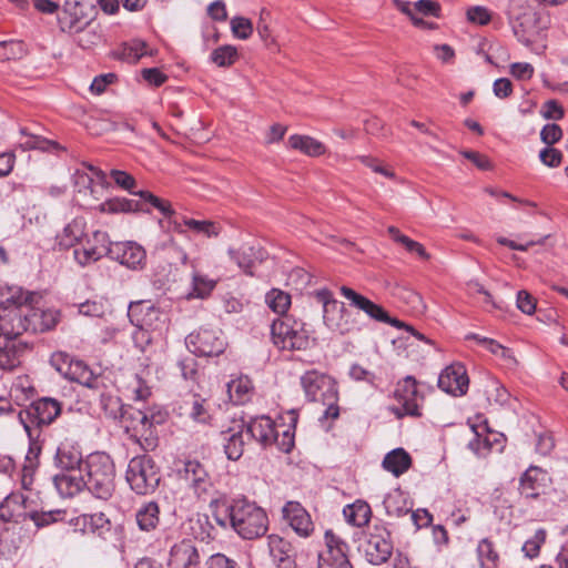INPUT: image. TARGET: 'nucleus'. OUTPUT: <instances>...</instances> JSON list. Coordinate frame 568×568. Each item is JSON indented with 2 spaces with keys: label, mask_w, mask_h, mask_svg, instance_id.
I'll use <instances>...</instances> for the list:
<instances>
[{
  "label": "nucleus",
  "mask_w": 568,
  "mask_h": 568,
  "mask_svg": "<svg viewBox=\"0 0 568 568\" xmlns=\"http://www.w3.org/2000/svg\"><path fill=\"white\" fill-rule=\"evenodd\" d=\"M219 501L214 499L212 506L215 507L213 517L221 527L230 524L240 537L247 540L260 538L267 531V515L255 501L233 499L229 506H220Z\"/></svg>",
  "instance_id": "1"
},
{
  "label": "nucleus",
  "mask_w": 568,
  "mask_h": 568,
  "mask_svg": "<svg viewBox=\"0 0 568 568\" xmlns=\"http://www.w3.org/2000/svg\"><path fill=\"white\" fill-rule=\"evenodd\" d=\"M29 303L24 311L14 313L16 323H9L1 318L0 336L16 338L23 332H45L53 328L58 323L59 314L54 310H41Z\"/></svg>",
  "instance_id": "2"
},
{
  "label": "nucleus",
  "mask_w": 568,
  "mask_h": 568,
  "mask_svg": "<svg viewBox=\"0 0 568 568\" xmlns=\"http://www.w3.org/2000/svg\"><path fill=\"white\" fill-rule=\"evenodd\" d=\"M301 385L305 396L311 402H318L326 406L324 416L326 418H337L339 408L337 405L338 395L335 381L328 375L312 369L301 376Z\"/></svg>",
  "instance_id": "3"
},
{
  "label": "nucleus",
  "mask_w": 568,
  "mask_h": 568,
  "mask_svg": "<svg viewBox=\"0 0 568 568\" xmlns=\"http://www.w3.org/2000/svg\"><path fill=\"white\" fill-rule=\"evenodd\" d=\"M125 429L132 430L131 438L145 452H151L158 446V436L154 432L155 424H162L165 415L161 412L148 414L140 409L126 408L122 412Z\"/></svg>",
  "instance_id": "4"
},
{
  "label": "nucleus",
  "mask_w": 568,
  "mask_h": 568,
  "mask_svg": "<svg viewBox=\"0 0 568 568\" xmlns=\"http://www.w3.org/2000/svg\"><path fill=\"white\" fill-rule=\"evenodd\" d=\"M88 490L94 497H106L114 489V464L110 455L103 452L92 453L87 459Z\"/></svg>",
  "instance_id": "5"
},
{
  "label": "nucleus",
  "mask_w": 568,
  "mask_h": 568,
  "mask_svg": "<svg viewBox=\"0 0 568 568\" xmlns=\"http://www.w3.org/2000/svg\"><path fill=\"white\" fill-rule=\"evenodd\" d=\"M272 341L280 349H305L310 345V334L305 324L292 316L275 320L271 326Z\"/></svg>",
  "instance_id": "6"
},
{
  "label": "nucleus",
  "mask_w": 568,
  "mask_h": 568,
  "mask_svg": "<svg viewBox=\"0 0 568 568\" xmlns=\"http://www.w3.org/2000/svg\"><path fill=\"white\" fill-rule=\"evenodd\" d=\"M508 18L518 41L525 45H530L538 22L534 0H510Z\"/></svg>",
  "instance_id": "7"
},
{
  "label": "nucleus",
  "mask_w": 568,
  "mask_h": 568,
  "mask_svg": "<svg viewBox=\"0 0 568 568\" xmlns=\"http://www.w3.org/2000/svg\"><path fill=\"white\" fill-rule=\"evenodd\" d=\"M358 550L363 552L366 560L372 565L386 562L393 554L390 534L383 527L375 525L362 532Z\"/></svg>",
  "instance_id": "8"
},
{
  "label": "nucleus",
  "mask_w": 568,
  "mask_h": 568,
  "mask_svg": "<svg viewBox=\"0 0 568 568\" xmlns=\"http://www.w3.org/2000/svg\"><path fill=\"white\" fill-rule=\"evenodd\" d=\"M394 398L399 404V406L390 408L396 417L422 416L424 395L418 390V383L415 377L408 375L399 381L394 390Z\"/></svg>",
  "instance_id": "9"
},
{
  "label": "nucleus",
  "mask_w": 568,
  "mask_h": 568,
  "mask_svg": "<svg viewBox=\"0 0 568 568\" xmlns=\"http://www.w3.org/2000/svg\"><path fill=\"white\" fill-rule=\"evenodd\" d=\"M126 481L135 494H151L159 484L152 458L146 455L133 457L128 465Z\"/></svg>",
  "instance_id": "10"
},
{
  "label": "nucleus",
  "mask_w": 568,
  "mask_h": 568,
  "mask_svg": "<svg viewBox=\"0 0 568 568\" xmlns=\"http://www.w3.org/2000/svg\"><path fill=\"white\" fill-rule=\"evenodd\" d=\"M341 294L349 301L351 305L363 311L371 318L376 320L378 322L389 323L395 327H404L408 332H410L414 336L419 339H425L424 335L416 332L414 327L400 322L396 318H390L387 312L379 305L375 304L373 301L368 300L364 295L355 292L353 288L348 286H341Z\"/></svg>",
  "instance_id": "11"
},
{
  "label": "nucleus",
  "mask_w": 568,
  "mask_h": 568,
  "mask_svg": "<svg viewBox=\"0 0 568 568\" xmlns=\"http://www.w3.org/2000/svg\"><path fill=\"white\" fill-rule=\"evenodd\" d=\"M55 361H62V365L57 366V369L65 378L95 390H101L105 387L104 378L100 375H94L82 361L69 359L67 355L61 353L53 356L52 363Z\"/></svg>",
  "instance_id": "12"
},
{
  "label": "nucleus",
  "mask_w": 568,
  "mask_h": 568,
  "mask_svg": "<svg viewBox=\"0 0 568 568\" xmlns=\"http://www.w3.org/2000/svg\"><path fill=\"white\" fill-rule=\"evenodd\" d=\"M325 550L318 555V568H353L348 559L349 546L332 529L324 534Z\"/></svg>",
  "instance_id": "13"
},
{
  "label": "nucleus",
  "mask_w": 568,
  "mask_h": 568,
  "mask_svg": "<svg viewBox=\"0 0 568 568\" xmlns=\"http://www.w3.org/2000/svg\"><path fill=\"white\" fill-rule=\"evenodd\" d=\"M129 315L134 325L148 328L158 335H162L169 327L166 314L149 302L132 303Z\"/></svg>",
  "instance_id": "14"
},
{
  "label": "nucleus",
  "mask_w": 568,
  "mask_h": 568,
  "mask_svg": "<svg viewBox=\"0 0 568 568\" xmlns=\"http://www.w3.org/2000/svg\"><path fill=\"white\" fill-rule=\"evenodd\" d=\"M186 347L199 356H217L225 349V341L221 331L200 328L186 336Z\"/></svg>",
  "instance_id": "15"
},
{
  "label": "nucleus",
  "mask_w": 568,
  "mask_h": 568,
  "mask_svg": "<svg viewBox=\"0 0 568 568\" xmlns=\"http://www.w3.org/2000/svg\"><path fill=\"white\" fill-rule=\"evenodd\" d=\"M111 245L112 242L110 241L106 232L94 231L91 237H88L82 243L81 247L73 251L74 260L81 266L90 265L102 258L104 255L110 256Z\"/></svg>",
  "instance_id": "16"
},
{
  "label": "nucleus",
  "mask_w": 568,
  "mask_h": 568,
  "mask_svg": "<svg viewBox=\"0 0 568 568\" xmlns=\"http://www.w3.org/2000/svg\"><path fill=\"white\" fill-rule=\"evenodd\" d=\"M95 0H65L59 17L61 31L72 33L80 30V23L94 12Z\"/></svg>",
  "instance_id": "17"
},
{
  "label": "nucleus",
  "mask_w": 568,
  "mask_h": 568,
  "mask_svg": "<svg viewBox=\"0 0 568 568\" xmlns=\"http://www.w3.org/2000/svg\"><path fill=\"white\" fill-rule=\"evenodd\" d=\"M189 493L195 496L211 494L213 485L204 466L197 460H186L179 471Z\"/></svg>",
  "instance_id": "18"
},
{
  "label": "nucleus",
  "mask_w": 568,
  "mask_h": 568,
  "mask_svg": "<svg viewBox=\"0 0 568 568\" xmlns=\"http://www.w3.org/2000/svg\"><path fill=\"white\" fill-rule=\"evenodd\" d=\"M469 378L466 368L460 363H454L442 371L438 377V387L453 396L466 394Z\"/></svg>",
  "instance_id": "19"
},
{
  "label": "nucleus",
  "mask_w": 568,
  "mask_h": 568,
  "mask_svg": "<svg viewBox=\"0 0 568 568\" xmlns=\"http://www.w3.org/2000/svg\"><path fill=\"white\" fill-rule=\"evenodd\" d=\"M110 257L131 270L142 268L145 264V250L135 242H115L111 245Z\"/></svg>",
  "instance_id": "20"
},
{
  "label": "nucleus",
  "mask_w": 568,
  "mask_h": 568,
  "mask_svg": "<svg viewBox=\"0 0 568 568\" xmlns=\"http://www.w3.org/2000/svg\"><path fill=\"white\" fill-rule=\"evenodd\" d=\"M550 478L546 470L538 466H530L520 477L519 489L525 497H539L546 493Z\"/></svg>",
  "instance_id": "21"
},
{
  "label": "nucleus",
  "mask_w": 568,
  "mask_h": 568,
  "mask_svg": "<svg viewBox=\"0 0 568 568\" xmlns=\"http://www.w3.org/2000/svg\"><path fill=\"white\" fill-rule=\"evenodd\" d=\"M284 519L293 530L302 537H307L313 531V523L306 509L296 500H288L283 507Z\"/></svg>",
  "instance_id": "22"
},
{
  "label": "nucleus",
  "mask_w": 568,
  "mask_h": 568,
  "mask_svg": "<svg viewBox=\"0 0 568 568\" xmlns=\"http://www.w3.org/2000/svg\"><path fill=\"white\" fill-rule=\"evenodd\" d=\"M200 555L190 539H183L171 548L169 568H197Z\"/></svg>",
  "instance_id": "23"
},
{
  "label": "nucleus",
  "mask_w": 568,
  "mask_h": 568,
  "mask_svg": "<svg viewBox=\"0 0 568 568\" xmlns=\"http://www.w3.org/2000/svg\"><path fill=\"white\" fill-rule=\"evenodd\" d=\"M53 483L61 497H74L84 487L88 488V483L83 479L81 470L58 474L53 477Z\"/></svg>",
  "instance_id": "24"
},
{
  "label": "nucleus",
  "mask_w": 568,
  "mask_h": 568,
  "mask_svg": "<svg viewBox=\"0 0 568 568\" xmlns=\"http://www.w3.org/2000/svg\"><path fill=\"white\" fill-rule=\"evenodd\" d=\"M323 321L328 329L339 334H346L352 331L353 322L343 303L337 302L323 312Z\"/></svg>",
  "instance_id": "25"
},
{
  "label": "nucleus",
  "mask_w": 568,
  "mask_h": 568,
  "mask_svg": "<svg viewBox=\"0 0 568 568\" xmlns=\"http://www.w3.org/2000/svg\"><path fill=\"white\" fill-rule=\"evenodd\" d=\"M267 546L270 556L278 568H292L293 548L287 540L273 534L267 537Z\"/></svg>",
  "instance_id": "26"
},
{
  "label": "nucleus",
  "mask_w": 568,
  "mask_h": 568,
  "mask_svg": "<svg viewBox=\"0 0 568 568\" xmlns=\"http://www.w3.org/2000/svg\"><path fill=\"white\" fill-rule=\"evenodd\" d=\"M61 413V405L57 399L44 397L36 400L30 409L29 415L38 425L51 424Z\"/></svg>",
  "instance_id": "27"
},
{
  "label": "nucleus",
  "mask_w": 568,
  "mask_h": 568,
  "mask_svg": "<svg viewBox=\"0 0 568 568\" xmlns=\"http://www.w3.org/2000/svg\"><path fill=\"white\" fill-rule=\"evenodd\" d=\"M85 224L81 219H74L68 223L57 235L54 248L69 250L79 243L84 236Z\"/></svg>",
  "instance_id": "28"
},
{
  "label": "nucleus",
  "mask_w": 568,
  "mask_h": 568,
  "mask_svg": "<svg viewBox=\"0 0 568 568\" xmlns=\"http://www.w3.org/2000/svg\"><path fill=\"white\" fill-rule=\"evenodd\" d=\"M412 463L410 455L404 448H395L385 455L382 467L395 477H399L410 468Z\"/></svg>",
  "instance_id": "29"
},
{
  "label": "nucleus",
  "mask_w": 568,
  "mask_h": 568,
  "mask_svg": "<svg viewBox=\"0 0 568 568\" xmlns=\"http://www.w3.org/2000/svg\"><path fill=\"white\" fill-rule=\"evenodd\" d=\"M343 515L348 525L361 528L369 523L372 508L365 499H355L344 507Z\"/></svg>",
  "instance_id": "30"
},
{
  "label": "nucleus",
  "mask_w": 568,
  "mask_h": 568,
  "mask_svg": "<svg viewBox=\"0 0 568 568\" xmlns=\"http://www.w3.org/2000/svg\"><path fill=\"white\" fill-rule=\"evenodd\" d=\"M54 460L57 466L65 471L80 470L78 467L81 464L82 455L73 444L64 440L58 446Z\"/></svg>",
  "instance_id": "31"
},
{
  "label": "nucleus",
  "mask_w": 568,
  "mask_h": 568,
  "mask_svg": "<svg viewBox=\"0 0 568 568\" xmlns=\"http://www.w3.org/2000/svg\"><path fill=\"white\" fill-rule=\"evenodd\" d=\"M275 428L276 425L270 417L261 416L247 424L246 432L261 444L271 445L273 444Z\"/></svg>",
  "instance_id": "32"
},
{
  "label": "nucleus",
  "mask_w": 568,
  "mask_h": 568,
  "mask_svg": "<svg viewBox=\"0 0 568 568\" xmlns=\"http://www.w3.org/2000/svg\"><path fill=\"white\" fill-rule=\"evenodd\" d=\"M229 255L236 265L248 275H253L252 268L255 261L262 260V252L254 246L246 244L239 248H230Z\"/></svg>",
  "instance_id": "33"
},
{
  "label": "nucleus",
  "mask_w": 568,
  "mask_h": 568,
  "mask_svg": "<svg viewBox=\"0 0 568 568\" xmlns=\"http://www.w3.org/2000/svg\"><path fill=\"white\" fill-rule=\"evenodd\" d=\"M287 142L291 149L308 156H320L326 152V146L310 135L293 134Z\"/></svg>",
  "instance_id": "34"
},
{
  "label": "nucleus",
  "mask_w": 568,
  "mask_h": 568,
  "mask_svg": "<svg viewBox=\"0 0 568 568\" xmlns=\"http://www.w3.org/2000/svg\"><path fill=\"white\" fill-rule=\"evenodd\" d=\"M290 424L286 426H276L273 444L283 453H290L294 447V429L297 417L294 412L288 414Z\"/></svg>",
  "instance_id": "35"
},
{
  "label": "nucleus",
  "mask_w": 568,
  "mask_h": 568,
  "mask_svg": "<svg viewBox=\"0 0 568 568\" xmlns=\"http://www.w3.org/2000/svg\"><path fill=\"white\" fill-rule=\"evenodd\" d=\"M227 392L234 404L242 405L251 399L253 392L252 381L247 376L232 379L227 384Z\"/></svg>",
  "instance_id": "36"
},
{
  "label": "nucleus",
  "mask_w": 568,
  "mask_h": 568,
  "mask_svg": "<svg viewBox=\"0 0 568 568\" xmlns=\"http://www.w3.org/2000/svg\"><path fill=\"white\" fill-rule=\"evenodd\" d=\"M28 499H2L0 503V519L4 523L19 521L26 517Z\"/></svg>",
  "instance_id": "37"
},
{
  "label": "nucleus",
  "mask_w": 568,
  "mask_h": 568,
  "mask_svg": "<svg viewBox=\"0 0 568 568\" xmlns=\"http://www.w3.org/2000/svg\"><path fill=\"white\" fill-rule=\"evenodd\" d=\"M19 144L23 150L50 151L57 150L59 148V144L57 142L30 133L26 128L20 129Z\"/></svg>",
  "instance_id": "38"
},
{
  "label": "nucleus",
  "mask_w": 568,
  "mask_h": 568,
  "mask_svg": "<svg viewBox=\"0 0 568 568\" xmlns=\"http://www.w3.org/2000/svg\"><path fill=\"white\" fill-rule=\"evenodd\" d=\"M152 50H149L148 44L139 39L131 40L123 43L120 50L121 59L130 63L138 62L144 55H152Z\"/></svg>",
  "instance_id": "39"
},
{
  "label": "nucleus",
  "mask_w": 568,
  "mask_h": 568,
  "mask_svg": "<svg viewBox=\"0 0 568 568\" xmlns=\"http://www.w3.org/2000/svg\"><path fill=\"white\" fill-rule=\"evenodd\" d=\"M387 232L394 242L403 245L407 252L418 255L423 260H428L429 254L425 247L417 241L404 235L397 227L388 226Z\"/></svg>",
  "instance_id": "40"
},
{
  "label": "nucleus",
  "mask_w": 568,
  "mask_h": 568,
  "mask_svg": "<svg viewBox=\"0 0 568 568\" xmlns=\"http://www.w3.org/2000/svg\"><path fill=\"white\" fill-rule=\"evenodd\" d=\"M224 452L229 459L237 460L244 452V439L242 428L239 430L231 429L224 435Z\"/></svg>",
  "instance_id": "41"
},
{
  "label": "nucleus",
  "mask_w": 568,
  "mask_h": 568,
  "mask_svg": "<svg viewBox=\"0 0 568 568\" xmlns=\"http://www.w3.org/2000/svg\"><path fill=\"white\" fill-rule=\"evenodd\" d=\"M478 560L481 568H497L499 556L494 544L488 538H484L477 546Z\"/></svg>",
  "instance_id": "42"
},
{
  "label": "nucleus",
  "mask_w": 568,
  "mask_h": 568,
  "mask_svg": "<svg viewBox=\"0 0 568 568\" xmlns=\"http://www.w3.org/2000/svg\"><path fill=\"white\" fill-rule=\"evenodd\" d=\"M265 302L274 313L284 315L291 306V295L282 290L272 288L266 294Z\"/></svg>",
  "instance_id": "43"
},
{
  "label": "nucleus",
  "mask_w": 568,
  "mask_h": 568,
  "mask_svg": "<svg viewBox=\"0 0 568 568\" xmlns=\"http://www.w3.org/2000/svg\"><path fill=\"white\" fill-rule=\"evenodd\" d=\"M136 521L142 530H151L159 523V506L155 501L148 503L136 514Z\"/></svg>",
  "instance_id": "44"
},
{
  "label": "nucleus",
  "mask_w": 568,
  "mask_h": 568,
  "mask_svg": "<svg viewBox=\"0 0 568 568\" xmlns=\"http://www.w3.org/2000/svg\"><path fill=\"white\" fill-rule=\"evenodd\" d=\"M239 53L235 47L226 44L216 48L211 53V60L217 67L227 68L235 63Z\"/></svg>",
  "instance_id": "45"
},
{
  "label": "nucleus",
  "mask_w": 568,
  "mask_h": 568,
  "mask_svg": "<svg viewBox=\"0 0 568 568\" xmlns=\"http://www.w3.org/2000/svg\"><path fill=\"white\" fill-rule=\"evenodd\" d=\"M6 339V344L0 346V368L12 369L20 363L19 354L16 344L12 342L13 338Z\"/></svg>",
  "instance_id": "46"
},
{
  "label": "nucleus",
  "mask_w": 568,
  "mask_h": 568,
  "mask_svg": "<svg viewBox=\"0 0 568 568\" xmlns=\"http://www.w3.org/2000/svg\"><path fill=\"white\" fill-rule=\"evenodd\" d=\"M135 328L132 333V341L140 352L148 353L152 348L153 341L159 335L153 333L152 331L141 327L139 325H134Z\"/></svg>",
  "instance_id": "47"
},
{
  "label": "nucleus",
  "mask_w": 568,
  "mask_h": 568,
  "mask_svg": "<svg viewBox=\"0 0 568 568\" xmlns=\"http://www.w3.org/2000/svg\"><path fill=\"white\" fill-rule=\"evenodd\" d=\"M77 32H79L77 42L84 50H91L102 43V34L99 28L89 27L83 29L80 26V30Z\"/></svg>",
  "instance_id": "48"
},
{
  "label": "nucleus",
  "mask_w": 568,
  "mask_h": 568,
  "mask_svg": "<svg viewBox=\"0 0 568 568\" xmlns=\"http://www.w3.org/2000/svg\"><path fill=\"white\" fill-rule=\"evenodd\" d=\"M183 224L195 233L203 234L206 237H216L221 227L212 221H199L194 219H183Z\"/></svg>",
  "instance_id": "49"
},
{
  "label": "nucleus",
  "mask_w": 568,
  "mask_h": 568,
  "mask_svg": "<svg viewBox=\"0 0 568 568\" xmlns=\"http://www.w3.org/2000/svg\"><path fill=\"white\" fill-rule=\"evenodd\" d=\"M26 53L21 41L9 40L0 42V62L21 59Z\"/></svg>",
  "instance_id": "50"
},
{
  "label": "nucleus",
  "mask_w": 568,
  "mask_h": 568,
  "mask_svg": "<svg viewBox=\"0 0 568 568\" xmlns=\"http://www.w3.org/2000/svg\"><path fill=\"white\" fill-rule=\"evenodd\" d=\"M136 204L124 197L110 199L99 205L100 212L103 213H121L132 212L135 210Z\"/></svg>",
  "instance_id": "51"
},
{
  "label": "nucleus",
  "mask_w": 568,
  "mask_h": 568,
  "mask_svg": "<svg viewBox=\"0 0 568 568\" xmlns=\"http://www.w3.org/2000/svg\"><path fill=\"white\" fill-rule=\"evenodd\" d=\"M100 403L105 415L114 419L119 418L124 410L120 398L110 393L101 392Z\"/></svg>",
  "instance_id": "52"
},
{
  "label": "nucleus",
  "mask_w": 568,
  "mask_h": 568,
  "mask_svg": "<svg viewBox=\"0 0 568 568\" xmlns=\"http://www.w3.org/2000/svg\"><path fill=\"white\" fill-rule=\"evenodd\" d=\"M79 313L84 316L104 317L108 314H111V310L106 303L98 301H87L79 305Z\"/></svg>",
  "instance_id": "53"
},
{
  "label": "nucleus",
  "mask_w": 568,
  "mask_h": 568,
  "mask_svg": "<svg viewBox=\"0 0 568 568\" xmlns=\"http://www.w3.org/2000/svg\"><path fill=\"white\" fill-rule=\"evenodd\" d=\"M231 30L235 38L246 40L253 33V23L247 18L234 17L231 20Z\"/></svg>",
  "instance_id": "54"
},
{
  "label": "nucleus",
  "mask_w": 568,
  "mask_h": 568,
  "mask_svg": "<svg viewBox=\"0 0 568 568\" xmlns=\"http://www.w3.org/2000/svg\"><path fill=\"white\" fill-rule=\"evenodd\" d=\"M144 201L149 202L154 209L160 211L164 216H171L174 213L172 205L169 201L163 200L149 191H139L135 193Z\"/></svg>",
  "instance_id": "55"
},
{
  "label": "nucleus",
  "mask_w": 568,
  "mask_h": 568,
  "mask_svg": "<svg viewBox=\"0 0 568 568\" xmlns=\"http://www.w3.org/2000/svg\"><path fill=\"white\" fill-rule=\"evenodd\" d=\"M215 281L203 276L195 274L193 276V293H191L194 297L204 298L206 297L212 290L215 287Z\"/></svg>",
  "instance_id": "56"
},
{
  "label": "nucleus",
  "mask_w": 568,
  "mask_h": 568,
  "mask_svg": "<svg viewBox=\"0 0 568 568\" xmlns=\"http://www.w3.org/2000/svg\"><path fill=\"white\" fill-rule=\"evenodd\" d=\"M546 540V531L544 529H538L535 532V536L527 540L523 546V551L528 558H535L538 556L541 545Z\"/></svg>",
  "instance_id": "57"
},
{
  "label": "nucleus",
  "mask_w": 568,
  "mask_h": 568,
  "mask_svg": "<svg viewBox=\"0 0 568 568\" xmlns=\"http://www.w3.org/2000/svg\"><path fill=\"white\" fill-rule=\"evenodd\" d=\"M204 399L193 396L189 407L190 417L199 423H206L210 419V415L204 407Z\"/></svg>",
  "instance_id": "58"
},
{
  "label": "nucleus",
  "mask_w": 568,
  "mask_h": 568,
  "mask_svg": "<svg viewBox=\"0 0 568 568\" xmlns=\"http://www.w3.org/2000/svg\"><path fill=\"white\" fill-rule=\"evenodd\" d=\"M110 175L113 179L114 183L119 187H121L125 191H129L133 194L136 193V192H133V189H134L136 182H135V179L131 174H129L125 171H121V170H112L110 172Z\"/></svg>",
  "instance_id": "59"
},
{
  "label": "nucleus",
  "mask_w": 568,
  "mask_h": 568,
  "mask_svg": "<svg viewBox=\"0 0 568 568\" xmlns=\"http://www.w3.org/2000/svg\"><path fill=\"white\" fill-rule=\"evenodd\" d=\"M467 18L473 23L486 26L491 20V13L486 7L476 6L467 10Z\"/></svg>",
  "instance_id": "60"
},
{
  "label": "nucleus",
  "mask_w": 568,
  "mask_h": 568,
  "mask_svg": "<svg viewBox=\"0 0 568 568\" xmlns=\"http://www.w3.org/2000/svg\"><path fill=\"white\" fill-rule=\"evenodd\" d=\"M206 565L207 568H241L237 561L221 552L212 555Z\"/></svg>",
  "instance_id": "61"
},
{
  "label": "nucleus",
  "mask_w": 568,
  "mask_h": 568,
  "mask_svg": "<svg viewBox=\"0 0 568 568\" xmlns=\"http://www.w3.org/2000/svg\"><path fill=\"white\" fill-rule=\"evenodd\" d=\"M561 136L562 130L558 124L555 123L546 124L540 132L541 141L548 145H552L554 143L558 142Z\"/></svg>",
  "instance_id": "62"
},
{
  "label": "nucleus",
  "mask_w": 568,
  "mask_h": 568,
  "mask_svg": "<svg viewBox=\"0 0 568 568\" xmlns=\"http://www.w3.org/2000/svg\"><path fill=\"white\" fill-rule=\"evenodd\" d=\"M128 388L132 393L133 398L136 400H144L151 394L148 385L138 375L133 377Z\"/></svg>",
  "instance_id": "63"
},
{
  "label": "nucleus",
  "mask_w": 568,
  "mask_h": 568,
  "mask_svg": "<svg viewBox=\"0 0 568 568\" xmlns=\"http://www.w3.org/2000/svg\"><path fill=\"white\" fill-rule=\"evenodd\" d=\"M539 158L545 165L549 168H557L561 163L562 154L557 149L546 148L540 151Z\"/></svg>",
  "instance_id": "64"
}]
</instances>
